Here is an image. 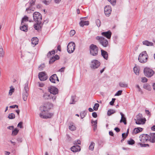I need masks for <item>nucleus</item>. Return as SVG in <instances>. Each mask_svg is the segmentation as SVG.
I'll list each match as a JSON object with an SVG mask.
<instances>
[{
    "mask_svg": "<svg viewBox=\"0 0 155 155\" xmlns=\"http://www.w3.org/2000/svg\"><path fill=\"white\" fill-rule=\"evenodd\" d=\"M28 82L27 81L24 85V89L22 92V98L24 101H27L28 95Z\"/></svg>",
    "mask_w": 155,
    "mask_h": 155,
    "instance_id": "nucleus-1",
    "label": "nucleus"
},
{
    "mask_svg": "<svg viewBox=\"0 0 155 155\" xmlns=\"http://www.w3.org/2000/svg\"><path fill=\"white\" fill-rule=\"evenodd\" d=\"M148 55L146 51L142 52L139 55L138 60L139 61L142 63H144L147 61Z\"/></svg>",
    "mask_w": 155,
    "mask_h": 155,
    "instance_id": "nucleus-2",
    "label": "nucleus"
},
{
    "mask_svg": "<svg viewBox=\"0 0 155 155\" xmlns=\"http://www.w3.org/2000/svg\"><path fill=\"white\" fill-rule=\"evenodd\" d=\"M143 72L145 75L148 78H151L153 76L155 73L151 68L147 67H145L144 68Z\"/></svg>",
    "mask_w": 155,
    "mask_h": 155,
    "instance_id": "nucleus-3",
    "label": "nucleus"
},
{
    "mask_svg": "<svg viewBox=\"0 0 155 155\" xmlns=\"http://www.w3.org/2000/svg\"><path fill=\"white\" fill-rule=\"evenodd\" d=\"M135 120L137 124H143L145 123L146 120L145 118H143L142 114H139L137 115L136 119Z\"/></svg>",
    "mask_w": 155,
    "mask_h": 155,
    "instance_id": "nucleus-4",
    "label": "nucleus"
},
{
    "mask_svg": "<svg viewBox=\"0 0 155 155\" xmlns=\"http://www.w3.org/2000/svg\"><path fill=\"white\" fill-rule=\"evenodd\" d=\"M90 54L93 56H96L98 54V48L97 46L94 44H91L90 46Z\"/></svg>",
    "mask_w": 155,
    "mask_h": 155,
    "instance_id": "nucleus-5",
    "label": "nucleus"
},
{
    "mask_svg": "<svg viewBox=\"0 0 155 155\" xmlns=\"http://www.w3.org/2000/svg\"><path fill=\"white\" fill-rule=\"evenodd\" d=\"M96 39L98 40L100 43L103 47H106L109 45L107 40L103 36H97Z\"/></svg>",
    "mask_w": 155,
    "mask_h": 155,
    "instance_id": "nucleus-6",
    "label": "nucleus"
},
{
    "mask_svg": "<svg viewBox=\"0 0 155 155\" xmlns=\"http://www.w3.org/2000/svg\"><path fill=\"white\" fill-rule=\"evenodd\" d=\"M33 17L34 21L39 23H41L42 16L38 12H35L33 14Z\"/></svg>",
    "mask_w": 155,
    "mask_h": 155,
    "instance_id": "nucleus-7",
    "label": "nucleus"
},
{
    "mask_svg": "<svg viewBox=\"0 0 155 155\" xmlns=\"http://www.w3.org/2000/svg\"><path fill=\"white\" fill-rule=\"evenodd\" d=\"M75 44L73 42L69 43L67 46V51L69 54L72 53L75 50Z\"/></svg>",
    "mask_w": 155,
    "mask_h": 155,
    "instance_id": "nucleus-8",
    "label": "nucleus"
},
{
    "mask_svg": "<svg viewBox=\"0 0 155 155\" xmlns=\"http://www.w3.org/2000/svg\"><path fill=\"white\" fill-rule=\"evenodd\" d=\"M140 140L142 143H145L149 141V135L146 134H143L139 136Z\"/></svg>",
    "mask_w": 155,
    "mask_h": 155,
    "instance_id": "nucleus-9",
    "label": "nucleus"
},
{
    "mask_svg": "<svg viewBox=\"0 0 155 155\" xmlns=\"http://www.w3.org/2000/svg\"><path fill=\"white\" fill-rule=\"evenodd\" d=\"M101 64L100 61L96 60H94L91 61V68L96 69L100 66Z\"/></svg>",
    "mask_w": 155,
    "mask_h": 155,
    "instance_id": "nucleus-10",
    "label": "nucleus"
},
{
    "mask_svg": "<svg viewBox=\"0 0 155 155\" xmlns=\"http://www.w3.org/2000/svg\"><path fill=\"white\" fill-rule=\"evenodd\" d=\"M38 78L41 81H45L46 80L48 77L45 72H42L39 73L38 74Z\"/></svg>",
    "mask_w": 155,
    "mask_h": 155,
    "instance_id": "nucleus-11",
    "label": "nucleus"
},
{
    "mask_svg": "<svg viewBox=\"0 0 155 155\" xmlns=\"http://www.w3.org/2000/svg\"><path fill=\"white\" fill-rule=\"evenodd\" d=\"M51 94L53 95H55L58 93V89L56 87L54 86H51L48 89Z\"/></svg>",
    "mask_w": 155,
    "mask_h": 155,
    "instance_id": "nucleus-12",
    "label": "nucleus"
},
{
    "mask_svg": "<svg viewBox=\"0 0 155 155\" xmlns=\"http://www.w3.org/2000/svg\"><path fill=\"white\" fill-rule=\"evenodd\" d=\"M86 18L87 17L80 18L81 21L79 22V25L81 27H83L84 25H89V21L85 20Z\"/></svg>",
    "mask_w": 155,
    "mask_h": 155,
    "instance_id": "nucleus-13",
    "label": "nucleus"
},
{
    "mask_svg": "<svg viewBox=\"0 0 155 155\" xmlns=\"http://www.w3.org/2000/svg\"><path fill=\"white\" fill-rule=\"evenodd\" d=\"M49 80L51 82L53 83H56V81H59L57 75L56 74L52 75L49 78Z\"/></svg>",
    "mask_w": 155,
    "mask_h": 155,
    "instance_id": "nucleus-14",
    "label": "nucleus"
},
{
    "mask_svg": "<svg viewBox=\"0 0 155 155\" xmlns=\"http://www.w3.org/2000/svg\"><path fill=\"white\" fill-rule=\"evenodd\" d=\"M104 13L106 16H108L111 13V8L110 6H107L104 8Z\"/></svg>",
    "mask_w": 155,
    "mask_h": 155,
    "instance_id": "nucleus-15",
    "label": "nucleus"
},
{
    "mask_svg": "<svg viewBox=\"0 0 155 155\" xmlns=\"http://www.w3.org/2000/svg\"><path fill=\"white\" fill-rule=\"evenodd\" d=\"M149 141L152 143L155 142V133H150L149 135Z\"/></svg>",
    "mask_w": 155,
    "mask_h": 155,
    "instance_id": "nucleus-16",
    "label": "nucleus"
},
{
    "mask_svg": "<svg viewBox=\"0 0 155 155\" xmlns=\"http://www.w3.org/2000/svg\"><path fill=\"white\" fill-rule=\"evenodd\" d=\"M53 115V114L50 113H48V114H45V115H43L42 114H39V116L40 117L42 118H49L51 117Z\"/></svg>",
    "mask_w": 155,
    "mask_h": 155,
    "instance_id": "nucleus-17",
    "label": "nucleus"
},
{
    "mask_svg": "<svg viewBox=\"0 0 155 155\" xmlns=\"http://www.w3.org/2000/svg\"><path fill=\"white\" fill-rule=\"evenodd\" d=\"M71 149V150L73 152H76L80 151L81 147L79 145H74L72 147Z\"/></svg>",
    "mask_w": 155,
    "mask_h": 155,
    "instance_id": "nucleus-18",
    "label": "nucleus"
},
{
    "mask_svg": "<svg viewBox=\"0 0 155 155\" xmlns=\"http://www.w3.org/2000/svg\"><path fill=\"white\" fill-rule=\"evenodd\" d=\"M101 35L103 36L106 37L107 38L110 39L111 38V33L110 31H108L102 32Z\"/></svg>",
    "mask_w": 155,
    "mask_h": 155,
    "instance_id": "nucleus-19",
    "label": "nucleus"
},
{
    "mask_svg": "<svg viewBox=\"0 0 155 155\" xmlns=\"http://www.w3.org/2000/svg\"><path fill=\"white\" fill-rule=\"evenodd\" d=\"M59 58V56L58 55H56L54 56L51 58L49 61V64H51L53 63L56 60Z\"/></svg>",
    "mask_w": 155,
    "mask_h": 155,
    "instance_id": "nucleus-20",
    "label": "nucleus"
},
{
    "mask_svg": "<svg viewBox=\"0 0 155 155\" xmlns=\"http://www.w3.org/2000/svg\"><path fill=\"white\" fill-rule=\"evenodd\" d=\"M78 101V99L76 98L75 95L72 96L71 98V102L70 103V104H74Z\"/></svg>",
    "mask_w": 155,
    "mask_h": 155,
    "instance_id": "nucleus-21",
    "label": "nucleus"
},
{
    "mask_svg": "<svg viewBox=\"0 0 155 155\" xmlns=\"http://www.w3.org/2000/svg\"><path fill=\"white\" fill-rule=\"evenodd\" d=\"M101 54L103 57L105 59L107 60L108 57V55L107 51L103 50H101Z\"/></svg>",
    "mask_w": 155,
    "mask_h": 155,
    "instance_id": "nucleus-22",
    "label": "nucleus"
},
{
    "mask_svg": "<svg viewBox=\"0 0 155 155\" xmlns=\"http://www.w3.org/2000/svg\"><path fill=\"white\" fill-rule=\"evenodd\" d=\"M38 39L37 37H33L31 39V43L34 45V46L38 44Z\"/></svg>",
    "mask_w": 155,
    "mask_h": 155,
    "instance_id": "nucleus-23",
    "label": "nucleus"
},
{
    "mask_svg": "<svg viewBox=\"0 0 155 155\" xmlns=\"http://www.w3.org/2000/svg\"><path fill=\"white\" fill-rule=\"evenodd\" d=\"M20 27V29L23 31L26 32L28 30V26L27 25H25V24L21 25Z\"/></svg>",
    "mask_w": 155,
    "mask_h": 155,
    "instance_id": "nucleus-24",
    "label": "nucleus"
},
{
    "mask_svg": "<svg viewBox=\"0 0 155 155\" xmlns=\"http://www.w3.org/2000/svg\"><path fill=\"white\" fill-rule=\"evenodd\" d=\"M35 2L36 0H30L28 3L26 4L25 6H28L32 7L35 5Z\"/></svg>",
    "mask_w": 155,
    "mask_h": 155,
    "instance_id": "nucleus-25",
    "label": "nucleus"
},
{
    "mask_svg": "<svg viewBox=\"0 0 155 155\" xmlns=\"http://www.w3.org/2000/svg\"><path fill=\"white\" fill-rule=\"evenodd\" d=\"M28 21L30 22H31L32 21L28 20V17L26 15H25L23 18H22L21 21V25L24 24V23L25 22Z\"/></svg>",
    "mask_w": 155,
    "mask_h": 155,
    "instance_id": "nucleus-26",
    "label": "nucleus"
},
{
    "mask_svg": "<svg viewBox=\"0 0 155 155\" xmlns=\"http://www.w3.org/2000/svg\"><path fill=\"white\" fill-rule=\"evenodd\" d=\"M143 88L149 91H150L151 90L150 86L148 83L144 84L143 85Z\"/></svg>",
    "mask_w": 155,
    "mask_h": 155,
    "instance_id": "nucleus-27",
    "label": "nucleus"
},
{
    "mask_svg": "<svg viewBox=\"0 0 155 155\" xmlns=\"http://www.w3.org/2000/svg\"><path fill=\"white\" fill-rule=\"evenodd\" d=\"M120 114L121 116V119L120 121V122L121 123L123 122L125 124H127L126 122V118L124 117V115L121 112L120 113Z\"/></svg>",
    "mask_w": 155,
    "mask_h": 155,
    "instance_id": "nucleus-28",
    "label": "nucleus"
},
{
    "mask_svg": "<svg viewBox=\"0 0 155 155\" xmlns=\"http://www.w3.org/2000/svg\"><path fill=\"white\" fill-rule=\"evenodd\" d=\"M76 127L73 123H71L70 124L69 129L71 131H74L76 130Z\"/></svg>",
    "mask_w": 155,
    "mask_h": 155,
    "instance_id": "nucleus-29",
    "label": "nucleus"
},
{
    "mask_svg": "<svg viewBox=\"0 0 155 155\" xmlns=\"http://www.w3.org/2000/svg\"><path fill=\"white\" fill-rule=\"evenodd\" d=\"M34 11V9L32 7L28 6V7L26 8V12L27 13H30L33 12Z\"/></svg>",
    "mask_w": 155,
    "mask_h": 155,
    "instance_id": "nucleus-30",
    "label": "nucleus"
},
{
    "mask_svg": "<svg viewBox=\"0 0 155 155\" xmlns=\"http://www.w3.org/2000/svg\"><path fill=\"white\" fill-rule=\"evenodd\" d=\"M143 44L147 46H151L153 45V43L151 42H150L147 40H145L143 41Z\"/></svg>",
    "mask_w": 155,
    "mask_h": 155,
    "instance_id": "nucleus-31",
    "label": "nucleus"
},
{
    "mask_svg": "<svg viewBox=\"0 0 155 155\" xmlns=\"http://www.w3.org/2000/svg\"><path fill=\"white\" fill-rule=\"evenodd\" d=\"M87 110H84L81 112L80 115L81 119L85 117L87 115Z\"/></svg>",
    "mask_w": 155,
    "mask_h": 155,
    "instance_id": "nucleus-32",
    "label": "nucleus"
},
{
    "mask_svg": "<svg viewBox=\"0 0 155 155\" xmlns=\"http://www.w3.org/2000/svg\"><path fill=\"white\" fill-rule=\"evenodd\" d=\"M143 128L140 127H137L135 128L134 130V133L136 134L143 130Z\"/></svg>",
    "mask_w": 155,
    "mask_h": 155,
    "instance_id": "nucleus-33",
    "label": "nucleus"
},
{
    "mask_svg": "<svg viewBox=\"0 0 155 155\" xmlns=\"http://www.w3.org/2000/svg\"><path fill=\"white\" fill-rule=\"evenodd\" d=\"M91 122L93 126H94V130H95L97 128V120H96L95 121H94L93 120H91Z\"/></svg>",
    "mask_w": 155,
    "mask_h": 155,
    "instance_id": "nucleus-34",
    "label": "nucleus"
},
{
    "mask_svg": "<svg viewBox=\"0 0 155 155\" xmlns=\"http://www.w3.org/2000/svg\"><path fill=\"white\" fill-rule=\"evenodd\" d=\"M119 85L121 87H126L128 86V84L125 82H120L119 83Z\"/></svg>",
    "mask_w": 155,
    "mask_h": 155,
    "instance_id": "nucleus-35",
    "label": "nucleus"
},
{
    "mask_svg": "<svg viewBox=\"0 0 155 155\" xmlns=\"http://www.w3.org/2000/svg\"><path fill=\"white\" fill-rule=\"evenodd\" d=\"M19 130L15 128L12 131V136H15L17 134Z\"/></svg>",
    "mask_w": 155,
    "mask_h": 155,
    "instance_id": "nucleus-36",
    "label": "nucleus"
},
{
    "mask_svg": "<svg viewBox=\"0 0 155 155\" xmlns=\"http://www.w3.org/2000/svg\"><path fill=\"white\" fill-rule=\"evenodd\" d=\"M134 73L137 75H139V69L136 66H135L134 68Z\"/></svg>",
    "mask_w": 155,
    "mask_h": 155,
    "instance_id": "nucleus-37",
    "label": "nucleus"
},
{
    "mask_svg": "<svg viewBox=\"0 0 155 155\" xmlns=\"http://www.w3.org/2000/svg\"><path fill=\"white\" fill-rule=\"evenodd\" d=\"M115 112V110L113 109H110L108 110L107 114L108 116H110L111 115L114 113Z\"/></svg>",
    "mask_w": 155,
    "mask_h": 155,
    "instance_id": "nucleus-38",
    "label": "nucleus"
},
{
    "mask_svg": "<svg viewBox=\"0 0 155 155\" xmlns=\"http://www.w3.org/2000/svg\"><path fill=\"white\" fill-rule=\"evenodd\" d=\"M50 94L47 93H45L43 95V97L45 99H50Z\"/></svg>",
    "mask_w": 155,
    "mask_h": 155,
    "instance_id": "nucleus-39",
    "label": "nucleus"
},
{
    "mask_svg": "<svg viewBox=\"0 0 155 155\" xmlns=\"http://www.w3.org/2000/svg\"><path fill=\"white\" fill-rule=\"evenodd\" d=\"M41 23H37L34 25V28L35 30H39L40 28V24Z\"/></svg>",
    "mask_w": 155,
    "mask_h": 155,
    "instance_id": "nucleus-40",
    "label": "nucleus"
},
{
    "mask_svg": "<svg viewBox=\"0 0 155 155\" xmlns=\"http://www.w3.org/2000/svg\"><path fill=\"white\" fill-rule=\"evenodd\" d=\"M15 117V115L13 113L9 114L8 116V118L9 119H12Z\"/></svg>",
    "mask_w": 155,
    "mask_h": 155,
    "instance_id": "nucleus-41",
    "label": "nucleus"
},
{
    "mask_svg": "<svg viewBox=\"0 0 155 155\" xmlns=\"http://www.w3.org/2000/svg\"><path fill=\"white\" fill-rule=\"evenodd\" d=\"M94 145L95 143L94 142H92L91 143L90 146L89 147V149L90 150L93 151L94 150Z\"/></svg>",
    "mask_w": 155,
    "mask_h": 155,
    "instance_id": "nucleus-42",
    "label": "nucleus"
},
{
    "mask_svg": "<svg viewBox=\"0 0 155 155\" xmlns=\"http://www.w3.org/2000/svg\"><path fill=\"white\" fill-rule=\"evenodd\" d=\"M135 142L134 140L132 139L127 141V143L129 145H132L135 143Z\"/></svg>",
    "mask_w": 155,
    "mask_h": 155,
    "instance_id": "nucleus-43",
    "label": "nucleus"
},
{
    "mask_svg": "<svg viewBox=\"0 0 155 155\" xmlns=\"http://www.w3.org/2000/svg\"><path fill=\"white\" fill-rule=\"evenodd\" d=\"M99 106V104L98 103H95L93 107V109L95 111L97 110Z\"/></svg>",
    "mask_w": 155,
    "mask_h": 155,
    "instance_id": "nucleus-44",
    "label": "nucleus"
},
{
    "mask_svg": "<svg viewBox=\"0 0 155 155\" xmlns=\"http://www.w3.org/2000/svg\"><path fill=\"white\" fill-rule=\"evenodd\" d=\"M4 55V52L3 50V49L2 47L1 46L0 47V57H2Z\"/></svg>",
    "mask_w": 155,
    "mask_h": 155,
    "instance_id": "nucleus-45",
    "label": "nucleus"
},
{
    "mask_svg": "<svg viewBox=\"0 0 155 155\" xmlns=\"http://www.w3.org/2000/svg\"><path fill=\"white\" fill-rule=\"evenodd\" d=\"M55 53V52L54 50L49 51L47 54V56L48 57H50L51 55L52 54H54Z\"/></svg>",
    "mask_w": 155,
    "mask_h": 155,
    "instance_id": "nucleus-46",
    "label": "nucleus"
},
{
    "mask_svg": "<svg viewBox=\"0 0 155 155\" xmlns=\"http://www.w3.org/2000/svg\"><path fill=\"white\" fill-rule=\"evenodd\" d=\"M56 97V96L55 95H53L52 94H50V99H52L53 101H54L55 100Z\"/></svg>",
    "mask_w": 155,
    "mask_h": 155,
    "instance_id": "nucleus-47",
    "label": "nucleus"
},
{
    "mask_svg": "<svg viewBox=\"0 0 155 155\" xmlns=\"http://www.w3.org/2000/svg\"><path fill=\"white\" fill-rule=\"evenodd\" d=\"M51 0H43V2L45 4L48 5L51 2Z\"/></svg>",
    "mask_w": 155,
    "mask_h": 155,
    "instance_id": "nucleus-48",
    "label": "nucleus"
},
{
    "mask_svg": "<svg viewBox=\"0 0 155 155\" xmlns=\"http://www.w3.org/2000/svg\"><path fill=\"white\" fill-rule=\"evenodd\" d=\"M96 23L97 26L99 27L101 26V21L99 19H97L96 20Z\"/></svg>",
    "mask_w": 155,
    "mask_h": 155,
    "instance_id": "nucleus-49",
    "label": "nucleus"
},
{
    "mask_svg": "<svg viewBox=\"0 0 155 155\" xmlns=\"http://www.w3.org/2000/svg\"><path fill=\"white\" fill-rule=\"evenodd\" d=\"M45 67V65L44 64H41L38 67V69L40 71H42L43 70Z\"/></svg>",
    "mask_w": 155,
    "mask_h": 155,
    "instance_id": "nucleus-50",
    "label": "nucleus"
},
{
    "mask_svg": "<svg viewBox=\"0 0 155 155\" xmlns=\"http://www.w3.org/2000/svg\"><path fill=\"white\" fill-rule=\"evenodd\" d=\"M40 109L41 111H45L47 110V107L45 106H41L40 107Z\"/></svg>",
    "mask_w": 155,
    "mask_h": 155,
    "instance_id": "nucleus-51",
    "label": "nucleus"
},
{
    "mask_svg": "<svg viewBox=\"0 0 155 155\" xmlns=\"http://www.w3.org/2000/svg\"><path fill=\"white\" fill-rule=\"evenodd\" d=\"M108 1L113 5H114L116 4V0H108Z\"/></svg>",
    "mask_w": 155,
    "mask_h": 155,
    "instance_id": "nucleus-52",
    "label": "nucleus"
},
{
    "mask_svg": "<svg viewBox=\"0 0 155 155\" xmlns=\"http://www.w3.org/2000/svg\"><path fill=\"white\" fill-rule=\"evenodd\" d=\"M74 144L75 145H78L77 144H81V141L79 140H77L75 141L74 142Z\"/></svg>",
    "mask_w": 155,
    "mask_h": 155,
    "instance_id": "nucleus-53",
    "label": "nucleus"
},
{
    "mask_svg": "<svg viewBox=\"0 0 155 155\" xmlns=\"http://www.w3.org/2000/svg\"><path fill=\"white\" fill-rule=\"evenodd\" d=\"M139 144L140 145L141 147H149V145L148 144H145L139 143Z\"/></svg>",
    "mask_w": 155,
    "mask_h": 155,
    "instance_id": "nucleus-54",
    "label": "nucleus"
},
{
    "mask_svg": "<svg viewBox=\"0 0 155 155\" xmlns=\"http://www.w3.org/2000/svg\"><path fill=\"white\" fill-rule=\"evenodd\" d=\"M147 79L145 77L142 78L141 81L143 83L146 82L147 81Z\"/></svg>",
    "mask_w": 155,
    "mask_h": 155,
    "instance_id": "nucleus-55",
    "label": "nucleus"
},
{
    "mask_svg": "<svg viewBox=\"0 0 155 155\" xmlns=\"http://www.w3.org/2000/svg\"><path fill=\"white\" fill-rule=\"evenodd\" d=\"M75 33V31L74 30H71L70 31V35L71 36H73Z\"/></svg>",
    "mask_w": 155,
    "mask_h": 155,
    "instance_id": "nucleus-56",
    "label": "nucleus"
},
{
    "mask_svg": "<svg viewBox=\"0 0 155 155\" xmlns=\"http://www.w3.org/2000/svg\"><path fill=\"white\" fill-rule=\"evenodd\" d=\"M122 91L121 90H119L117 91V92L115 94V96H119L121 95L122 93Z\"/></svg>",
    "mask_w": 155,
    "mask_h": 155,
    "instance_id": "nucleus-57",
    "label": "nucleus"
},
{
    "mask_svg": "<svg viewBox=\"0 0 155 155\" xmlns=\"http://www.w3.org/2000/svg\"><path fill=\"white\" fill-rule=\"evenodd\" d=\"M22 122H20L18 124L17 127L20 128H23V126H22Z\"/></svg>",
    "mask_w": 155,
    "mask_h": 155,
    "instance_id": "nucleus-58",
    "label": "nucleus"
},
{
    "mask_svg": "<svg viewBox=\"0 0 155 155\" xmlns=\"http://www.w3.org/2000/svg\"><path fill=\"white\" fill-rule=\"evenodd\" d=\"M122 137L123 138V140H124L127 136V133L126 134H125L124 133H123L122 134Z\"/></svg>",
    "mask_w": 155,
    "mask_h": 155,
    "instance_id": "nucleus-59",
    "label": "nucleus"
},
{
    "mask_svg": "<svg viewBox=\"0 0 155 155\" xmlns=\"http://www.w3.org/2000/svg\"><path fill=\"white\" fill-rule=\"evenodd\" d=\"M115 98H112V101L110 102V104L111 105H113L115 100Z\"/></svg>",
    "mask_w": 155,
    "mask_h": 155,
    "instance_id": "nucleus-60",
    "label": "nucleus"
},
{
    "mask_svg": "<svg viewBox=\"0 0 155 155\" xmlns=\"http://www.w3.org/2000/svg\"><path fill=\"white\" fill-rule=\"evenodd\" d=\"M16 140L19 143H21L22 141V138L21 137H18L17 138Z\"/></svg>",
    "mask_w": 155,
    "mask_h": 155,
    "instance_id": "nucleus-61",
    "label": "nucleus"
},
{
    "mask_svg": "<svg viewBox=\"0 0 155 155\" xmlns=\"http://www.w3.org/2000/svg\"><path fill=\"white\" fill-rule=\"evenodd\" d=\"M92 116L94 118H96L97 117V114L96 112H94L92 113Z\"/></svg>",
    "mask_w": 155,
    "mask_h": 155,
    "instance_id": "nucleus-62",
    "label": "nucleus"
},
{
    "mask_svg": "<svg viewBox=\"0 0 155 155\" xmlns=\"http://www.w3.org/2000/svg\"><path fill=\"white\" fill-rule=\"evenodd\" d=\"M15 107H16L17 108H18V106L17 105H15L10 106L9 107L10 108H15Z\"/></svg>",
    "mask_w": 155,
    "mask_h": 155,
    "instance_id": "nucleus-63",
    "label": "nucleus"
},
{
    "mask_svg": "<svg viewBox=\"0 0 155 155\" xmlns=\"http://www.w3.org/2000/svg\"><path fill=\"white\" fill-rule=\"evenodd\" d=\"M14 89L13 88L10 89V90H9V95H11L12 94V93L14 92Z\"/></svg>",
    "mask_w": 155,
    "mask_h": 155,
    "instance_id": "nucleus-64",
    "label": "nucleus"
}]
</instances>
